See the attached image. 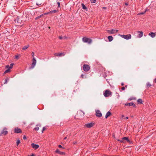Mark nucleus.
Returning a JSON list of instances; mask_svg holds the SVG:
<instances>
[{"label":"nucleus","instance_id":"nucleus-1","mask_svg":"<svg viewBox=\"0 0 156 156\" xmlns=\"http://www.w3.org/2000/svg\"><path fill=\"white\" fill-rule=\"evenodd\" d=\"M84 114V113L82 111H79L77 112V115L75 116V117L77 119H80L83 117Z\"/></svg>","mask_w":156,"mask_h":156},{"label":"nucleus","instance_id":"nucleus-2","mask_svg":"<svg viewBox=\"0 0 156 156\" xmlns=\"http://www.w3.org/2000/svg\"><path fill=\"white\" fill-rule=\"evenodd\" d=\"M118 36H120L122 37L126 40H129L131 38V35L130 34H128L126 35H121L119 34L118 35Z\"/></svg>","mask_w":156,"mask_h":156},{"label":"nucleus","instance_id":"nucleus-3","mask_svg":"<svg viewBox=\"0 0 156 156\" xmlns=\"http://www.w3.org/2000/svg\"><path fill=\"white\" fill-rule=\"evenodd\" d=\"M82 41L84 42L87 43L89 44H91L92 41V40L91 39L86 37L83 38Z\"/></svg>","mask_w":156,"mask_h":156},{"label":"nucleus","instance_id":"nucleus-4","mask_svg":"<svg viewBox=\"0 0 156 156\" xmlns=\"http://www.w3.org/2000/svg\"><path fill=\"white\" fill-rule=\"evenodd\" d=\"M112 94V92L109 90H107L104 93V95L105 97H108L109 96Z\"/></svg>","mask_w":156,"mask_h":156},{"label":"nucleus","instance_id":"nucleus-5","mask_svg":"<svg viewBox=\"0 0 156 156\" xmlns=\"http://www.w3.org/2000/svg\"><path fill=\"white\" fill-rule=\"evenodd\" d=\"M83 69L84 71L87 72L89 70L90 67L89 65L85 64L83 66Z\"/></svg>","mask_w":156,"mask_h":156},{"label":"nucleus","instance_id":"nucleus-6","mask_svg":"<svg viewBox=\"0 0 156 156\" xmlns=\"http://www.w3.org/2000/svg\"><path fill=\"white\" fill-rule=\"evenodd\" d=\"M107 31L109 34H112L117 33L118 31V30L112 29L111 30H108Z\"/></svg>","mask_w":156,"mask_h":156},{"label":"nucleus","instance_id":"nucleus-7","mask_svg":"<svg viewBox=\"0 0 156 156\" xmlns=\"http://www.w3.org/2000/svg\"><path fill=\"white\" fill-rule=\"evenodd\" d=\"M36 63V61L34 58L33 60V62L32 64L30 69H33L34 68Z\"/></svg>","mask_w":156,"mask_h":156},{"label":"nucleus","instance_id":"nucleus-8","mask_svg":"<svg viewBox=\"0 0 156 156\" xmlns=\"http://www.w3.org/2000/svg\"><path fill=\"white\" fill-rule=\"evenodd\" d=\"M94 125V123L92 122H90L87 124L85 125V126L88 128H90L93 127Z\"/></svg>","mask_w":156,"mask_h":156},{"label":"nucleus","instance_id":"nucleus-9","mask_svg":"<svg viewBox=\"0 0 156 156\" xmlns=\"http://www.w3.org/2000/svg\"><path fill=\"white\" fill-rule=\"evenodd\" d=\"M65 54L64 52L60 53H55L54 54V55L58 57H62L64 56Z\"/></svg>","mask_w":156,"mask_h":156},{"label":"nucleus","instance_id":"nucleus-10","mask_svg":"<svg viewBox=\"0 0 156 156\" xmlns=\"http://www.w3.org/2000/svg\"><path fill=\"white\" fill-rule=\"evenodd\" d=\"M96 114L97 116L99 117L102 116V114L99 110H97L96 111Z\"/></svg>","mask_w":156,"mask_h":156},{"label":"nucleus","instance_id":"nucleus-11","mask_svg":"<svg viewBox=\"0 0 156 156\" xmlns=\"http://www.w3.org/2000/svg\"><path fill=\"white\" fill-rule=\"evenodd\" d=\"M31 145L32 147L35 149H36L39 147V146L38 144H36L34 143H32Z\"/></svg>","mask_w":156,"mask_h":156},{"label":"nucleus","instance_id":"nucleus-12","mask_svg":"<svg viewBox=\"0 0 156 156\" xmlns=\"http://www.w3.org/2000/svg\"><path fill=\"white\" fill-rule=\"evenodd\" d=\"M15 21L16 24L18 25L21 23V20L18 17L16 18Z\"/></svg>","mask_w":156,"mask_h":156},{"label":"nucleus","instance_id":"nucleus-13","mask_svg":"<svg viewBox=\"0 0 156 156\" xmlns=\"http://www.w3.org/2000/svg\"><path fill=\"white\" fill-rule=\"evenodd\" d=\"M6 129L5 128L3 129L2 131V132H1V133L0 134L1 136L2 134H3L4 135H6V134H7L8 131L7 130H6Z\"/></svg>","mask_w":156,"mask_h":156},{"label":"nucleus","instance_id":"nucleus-14","mask_svg":"<svg viewBox=\"0 0 156 156\" xmlns=\"http://www.w3.org/2000/svg\"><path fill=\"white\" fill-rule=\"evenodd\" d=\"M148 35L150 36L152 38L154 37L156 35V33L151 32Z\"/></svg>","mask_w":156,"mask_h":156},{"label":"nucleus","instance_id":"nucleus-15","mask_svg":"<svg viewBox=\"0 0 156 156\" xmlns=\"http://www.w3.org/2000/svg\"><path fill=\"white\" fill-rule=\"evenodd\" d=\"M137 33L139 34L138 37H141L143 35V32L142 31H138Z\"/></svg>","mask_w":156,"mask_h":156},{"label":"nucleus","instance_id":"nucleus-16","mask_svg":"<svg viewBox=\"0 0 156 156\" xmlns=\"http://www.w3.org/2000/svg\"><path fill=\"white\" fill-rule=\"evenodd\" d=\"M15 132L16 133H20L21 132V130L19 128L15 129Z\"/></svg>","mask_w":156,"mask_h":156},{"label":"nucleus","instance_id":"nucleus-17","mask_svg":"<svg viewBox=\"0 0 156 156\" xmlns=\"http://www.w3.org/2000/svg\"><path fill=\"white\" fill-rule=\"evenodd\" d=\"M55 152L57 153H58L61 154H64V153L63 152H61L59 151L58 149H57L55 151Z\"/></svg>","mask_w":156,"mask_h":156},{"label":"nucleus","instance_id":"nucleus-18","mask_svg":"<svg viewBox=\"0 0 156 156\" xmlns=\"http://www.w3.org/2000/svg\"><path fill=\"white\" fill-rule=\"evenodd\" d=\"M125 105H128V106H132V105H133V106L134 107L135 106V105L134 104L133 102L128 103L127 104H126Z\"/></svg>","mask_w":156,"mask_h":156},{"label":"nucleus","instance_id":"nucleus-19","mask_svg":"<svg viewBox=\"0 0 156 156\" xmlns=\"http://www.w3.org/2000/svg\"><path fill=\"white\" fill-rule=\"evenodd\" d=\"M111 115V112L109 111H108L106 114V115L105 116V118H107L108 116H110Z\"/></svg>","mask_w":156,"mask_h":156},{"label":"nucleus","instance_id":"nucleus-20","mask_svg":"<svg viewBox=\"0 0 156 156\" xmlns=\"http://www.w3.org/2000/svg\"><path fill=\"white\" fill-rule=\"evenodd\" d=\"M108 38L109 40V41L111 42L113 40V38L111 36H109L108 37Z\"/></svg>","mask_w":156,"mask_h":156},{"label":"nucleus","instance_id":"nucleus-21","mask_svg":"<svg viewBox=\"0 0 156 156\" xmlns=\"http://www.w3.org/2000/svg\"><path fill=\"white\" fill-rule=\"evenodd\" d=\"M122 140H126L127 141V142H130V141L129 140L128 138L127 137H123L122 138Z\"/></svg>","mask_w":156,"mask_h":156},{"label":"nucleus","instance_id":"nucleus-22","mask_svg":"<svg viewBox=\"0 0 156 156\" xmlns=\"http://www.w3.org/2000/svg\"><path fill=\"white\" fill-rule=\"evenodd\" d=\"M137 102L139 104H142V101L141 99H139L137 100Z\"/></svg>","mask_w":156,"mask_h":156},{"label":"nucleus","instance_id":"nucleus-23","mask_svg":"<svg viewBox=\"0 0 156 156\" xmlns=\"http://www.w3.org/2000/svg\"><path fill=\"white\" fill-rule=\"evenodd\" d=\"M57 12H58L57 10H52V11L49 12V13H54Z\"/></svg>","mask_w":156,"mask_h":156},{"label":"nucleus","instance_id":"nucleus-24","mask_svg":"<svg viewBox=\"0 0 156 156\" xmlns=\"http://www.w3.org/2000/svg\"><path fill=\"white\" fill-rule=\"evenodd\" d=\"M82 5V6L83 8L84 9H87V7H86V6L85 5H84V4H83V3H82L81 5Z\"/></svg>","mask_w":156,"mask_h":156},{"label":"nucleus","instance_id":"nucleus-25","mask_svg":"<svg viewBox=\"0 0 156 156\" xmlns=\"http://www.w3.org/2000/svg\"><path fill=\"white\" fill-rule=\"evenodd\" d=\"M10 71V69H8L7 70H6L4 73V74H5L7 73H9Z\"/></svg>","mask_w":156,"mask_h":156},{"label":"nucleus","instance_id":"nucleus-26","mask_svg":"<svg viewBox=\"0 0 156 156\" xmlns=\"http://www.w3.org/2000/svg\"><path fill=\"white\" fill-rule=\"evenodd\" d=\"M29 46L28 45H27V46H25L23 47V48H22V49L23 50L26 49L29 47Z\"/></svg>","mask_w":156,"mask_h":156},{"label":"nucleus","instance_id":"nucleus-27","mask_svg":"<svg viewBox=\"0 0 156 156\" xmlns=\"http://www.w3.org/2000/svg\"><path fill=\"white\" fill-rule=\"evenodd\" d=\"M9 80V79L8 78H6L5 80V81L4 83V84H6L7 83L8 81Z\"/></svg>","mask_w":156,"mask_h":156},{"label":"nucleus","instance_id":"nucleus-28","mask_svg":"<svg viewBox=\"0 0 156 156\" xmlns=\"http://www.w3.org/2000/svg\"><path fill=\"white\" fill-rule=\"evenodd\" d=\"M66 38H67V37H66L65 36L64 37H62L61 36L59 37V38L60 39H66Z\"/></svg>","mask_w":156,"mask_h":156},{"label":"nucleus","instance_id":"nucleus-29","mask_svg":"<svg viewBox=\"0 0 156 156\" xmlns=\"http://www.w3.org/2000/svg\"><path fill=\"white\" fill-rule=\"evenodd\" d=\"M20 140H18L17 141H16V145L17 146H18L19 145V144H20Z\"/></svg>","mask_w":156,"mask_h":156},{"label":"nucleus","instance_id":"nucleus-30","mask_svg":"<svg viewBox=\"0 0 156 156\" xmlns=\"http://www.w3.org/2000/svg\"><path fill=\"white\" fill-rule=\"evenodd\" d=\"M147 87H150V86H151V84L149 82H147Z\"/></svg>","mask_w":156,"mask_h":156},{"label":"nucleus","instance_id":"nucleus-31","mask_svg":"<svg viewBox=\"0 0 156 156\" xmlns=\"http://www.w3.org/2000/svg\"><path fill=\"white\" fill-rule=\"evenodd\" d=\"M147 11V9H146V10L145 11H144V12H140V13H139L138 15H143V14H144L146 12V11Z\"/></svg>","mask_w":156,"mask_h":156},{"label":"nucleus","instance_id":"nucleus-32","mask_svg":"<svg viewBox=\"0 0 156 156\" xmlns=\"http://www.w3.org/2000/svg\"><path fill=\"white\" fill-rule=\"evenodd\" d=\"M13 65H14L13 63H11L10 64V65L9 66H10L9 69H11L12 68Z\"/></svg>","mask_w":156,"mask_h":156},{"label":"nucleus","instance_id":"nucleus-33","mask_svg":"<svg viewBox=\"0 0 156 156\" xmlns=\"http://www.w3.org/2000/svg\"><path fill=\"white\" fill-rule=\"evenodd\" d=\"M42 16V15H41L39 16H38L35 18V20H37L38 19H39V18H41V16Z\"/></svg>","mask_w":156,"mask_h":156},{"label":"nucleus","instance_id":"nucleus-34","mask_svg":"<svg viewBox=\"0 0 156 156\" xmlns=\"http://www.w3.org/2000/svg\"><path fill=\"white\" fill-rule=\"evenodd\" d=\"M39 128L38 127H36L34 128V129L37 131L39 130Z\"/></svg>","mask_w":156,"mask_h":156},{"label":"nucleus","instance_id":"nucleus-35","mask_svg":"<svg viewBox=\"0 0 156 156\" xmlns=\"http://www.w3.org/2000/svg\"><path fill=\"white\" fill-rule=\"evenodd\" d=\"M91 3H95L96 2V1L95 0H90Z\"/></svg>","mask_w":156,"mask_h":156},{"label":"nucleus","instance_id":"nucleus-36","mask_svg":"<svg viewBox=\"0 0 156 156\" xmlns=\"http://www.w3.org/2000/svg\"><path fill=\"white\" fill-rule=\"evenodd\" d=\"M15 58L16 59H19V55H16L15 56Z\"/></svg>","mask_w":156,"mask_h":156},{"label":"nucleus","instance_id":"nucleus-37","mask_svg":"<svg viewBox=\"0 0 156 156\" xmlns=\"http://www.w3.org/2000/svg\"><path fill=\"white\" fill-rule=\"evenodd\" d=\"M57 4H58V7L59 8L60 7V2H57Z\"/></svg>","mask_w":156,"mask_h":156},{"label":"nucleus","instance_id":"nucleus-38","mask_svg":"<svg viewBox=\"0 0 156 156\" xmlns=\"http://www.w3.org/2000/svg\"><path fill=\"white\" fill-rule=\"evenodd\" d=\"M58 147L59 148H63V149H64V148L63 147H62L61 145H58Z\"/></svg>","mask_w":156,"mask_h":156},{"label":"nucleus","instance_id":"nucleus-39","mask_svg":"<svg viewBox=\"0 0 156 156\" xmlns=\"http://www.w3.org/2000/svg\"><path fill=\"white\" fill-rule=\"evenodd\" d=\"M118 140L120 142H123L124 143V142H123V140Z\"/></svg>","mask_w":156,"mask_h":156},{"label":"nucleus","instance_id":"nucleus-40","mask_svg":"<svg viewBox=\"0 0 156 156\" xmlns=\"http://www.w3.org/2000/svg\"><path fill=\"white\" fill-rule=\"evenodd\" d=\"M31 55H32V56L33 57L34 56V52H33L32 53H31Z\"/></svg>","mask_w":156,"mask_h":156},{"label":"nucleus","instance_id":"nucleus-41","mask_svg":"<svg viewBox=\"0 0 156 156\" xmlns=\"http://www.w3.org/2000/svg\"><path fill=\"white\" fill-rule=\"evenodd\" d=\"M36 4L37 5H39L41 4V3H39L37 2L36 3Z\"/></svg>","mask_w":156,"mask_h":156},{"label":"nucleus","instance_id":"nucleus-42","mask_svg":"<svg viewBox=\"0 0 156 156\" xmlns=\"http://www.w3.org/2000/svg\"><path fill=\"white\" fill-rule=\"evenodd\" d=\"M23 139L24 140H25L27 139L26 136H24L23 137Z\"/></svg>","mask_w":156,"mask_h":156},{"label":"nucleus","instance_id":"nucleus-43","mask_svg":"<svg viewBox=\"0 0 156 156\" xmlns=\"http://www.w3.org/2000/svg\"><path fill=\"white\" fill-rule=\"evenodd\" d=\"M45 128L44 127L43 128V129H42V133H43V131H44L45 130Z\"/></svg>","mask_w":156,"mask_h":156},{"label":"nucleus","instance_id":"nucleus-44","mask_svg":"<svg viewBox=\"0 0 156 156\" xmlns=\"http://www.w3.org/2000/svg\"><path fill=\"white\" fill-rule=\"evenodd\" d=\"M9 67H10V66H9V65H7L6 66V67L7 68H8V69H9Z\"/></svg>","mask_w":156,"mask_h":156},{"label":"nucleus","instance_id":"nucleus-45","mask_svg":"<svg viewBox=\"0 0 156 156\" xmlns=\"http://www.w3.org/2000/svg\"><path fill=\"white\" fill-rule=\"evenodd\" d=\"M50 13H49V12H47V13H45L44 14V15H46V14H50Z\"/></svg>","mask_w":156,"mask_h":156},{"label":"nucleus","instance_id":"nucleus-46","mask_svg":"<svg viewBox=\"0 0 156 156\" xmlns=\"http://www.w3.org/2000/svg\"><path fill=\"white\" fill-rule=\"evenodd\" d=\"M125 89V87H122V90H124Z\"/></svg>","mask_w":156,"mask_h":156},{"label":"nucleus","instance_id":"nucleus-47","mask_svg":"<svg viewBox=\"0 0 156 156\" xmlns=\"http://www.w3.org/2000/svg\"><path fill=\"white\" fill-rule=\"evenodd\" d=\"M83 76L84 75L83 74L81 75V77L83 78Z\"/></svg>","mask_w":156,"mask_h":156},{"label":"nucleus","instance_id":"nucleus-48","mask_svg":"<svg viewBox=\"0 0 156 156\" xmlns=\"http://www.w3.org/2000/svg\"><path fill=\"white\" fill-rule=\"evenodd\" d=\"M28 156H34V154H32L31 155H28Z\"/></svg>","mask_w":156,"mask_h":156},{"label":"nucleus","instance_id":"nucleus-49","mask_svg":"<svg viewBox=\"0 0 156 156\" xmlns=\"http://www.w3.org/2000/svg\"><path fill=\"white\" fill-rule=\"evenodd\" d=\"M154 80L155 82L156 83V78L154 79Z\"/></svg>","mask_w":156,"mask_h":156},{"label":"nucleus","instance_id":"nucleus-50","mask_svg":"<svg viewBox=\"0 0 156 156\" xmlns=\"http://www.w3.org/2000/svg\"><path fill=\"white\" fill-rule=\"evenodd\" d=\"M121 85H122V86L123 85H124V83H122Z\"/></svg>","mask_w":156,"mask_h":156},{"label":"nucleus","instance_id":"nucleus-51","mask_svg":"<svg viewBox=\"0 0 156 156\" xmlns=\"http://www.w3.org/2000/svg\"><path fill=\"white\" fill-rule=\"evenodd\" d=\"M128 119V117H126V119Z\"/></svg>","mask_w":156,"mask_h":156},{"label":"nucleus","instance_id":"nucleus-52","mask_svg":"<svg viewBox=\"0 0 156 156\" xmlns=\"http://www.w3.org/2000/svg\"><path fill=\"white\" fill-rule=\"evenodd\" d=\"M125 5H128V3H125Z\"/></svg>","mask_w":156,"mask_h":156},{"label":"nucleus","instance_id":"nucleus-53","mask_svg":"<svg viewBox=\"0 0 156 156\" xmlns=\"http://www.w3.org/2000/svg\"><path fill=\"white\" fill-rule=\"evenodd\" d=\"M66 138H67V137H65V138H64V139H66Z\"/></svg>","mask_w":156,"mask_h":156},{"label":"nucleus","instance_id":"nucleus-54","mask_svg":"<svg viewBox=\"0 0 156 156\" xmlns=\"http://www.w3.org/2000/svg\"><path fill=\"white\" fill-rule=\"evenodd\" d=\"M133 99L135 100V99H136V98H134Z\"/></svg>","mask_w":156,"mask_h":156},{"label":"nucleus","instance_id":"nucleus-55","mask_svg":"<svg viewBox=\"0 0 156 156\" xmlns=\"http://www.w3.org/2000/svg\"><path fill=\"white\" fill-rule=\"evenodd\" d=\"M122 117H124V115H122Z\"/></svg>","mask_w":156,"mask_h":156}]
</instances>
